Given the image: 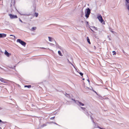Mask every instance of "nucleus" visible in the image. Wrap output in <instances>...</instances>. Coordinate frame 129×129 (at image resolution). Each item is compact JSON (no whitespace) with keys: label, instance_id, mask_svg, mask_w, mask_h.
I'll return each instance as SVG.
<instances>
[{"label":"nucleus","instance_id":"nucleus-17","mask_svg":"<svg viewBox=\"0 0 129 129\" xmlns=\"http://www.w3.org/2000/svg\"><path fill=\"white\" fill-rule=\"evenodd\" d=\"M79 74H80V75L81 76H82L83 75V73H81V72H80V73H79Z\"/></svg>","mask_w":129,"mask_h":129},{"label":"nucleus","instance_id":"nucleus-7","mask_svg":"<svg viewBox=\"0 0 129 129\" xmlns=\"http://www.w3.org/2000/svg\"><path fill=\"white\" fill-rule=\"evenodd\" d=\"M5 54L6 55L7 57H9L11 55V54L9 53L7 51L5 50Z\"/></svg>","mask_w":129,"mask_h":129},{"label":"nucleus","instance_id":"nucleus-22","mask_svg":"<svg viewBox=\"0 0 129 129\" xmlns=\"http://www.w3.org/2000/svg\"><path fill=\"white\" fill-rule=\"evenodd\" d=\"M2 121L0 119V122H1Z\"/></svg>","mask_w":129,"mask_h":129},{"label":"nucleus","instance_id":"nucleus-16","mask_svg":"<svg viewBox=\"0 0 129 129\" xmlns=\"http://www.w3.org/2000/svg\"><path fill=\"white\" fill-rule=\"evenodd\" d=\"M81 108L82 109H83V110H85V108H84V107H81Z\"/></svg>","mask_w":129,"mask_h":129},{"label":"nucleus","instance_id":"nucleus-1","mask_svg":"<svg viewBox=\"0 0 129 129\" xmlns=\"http://www.w3.org/2000/svg\"><path fill=\"white\" fill-rule=\"evenodd\" d=\"M86 10V12H85V16L86 18H88L90 13V10L89 8H88Z\"/></svg>","mask_w":129,"mask_h":129},{"label":"nucleus","instance_id":"nucleus-8","mask_svg":"<svg viewBox=\"0 0 129 129\" xmlns=\"http://www.w3.org/2000/svg\"><path fill=\"white\" fill-rule=\"evenodd\" d=\"M78 103V105L79 106H84V104L82 103L81 102H79V101H77Z\"/></svg>","mask_w":129,"mask_h":129},{"label":"nucleus","instance_id":"nucleus-4","mask_svg":"<svg viewBox=\"0 0 129 129\" xmlns=\"http://www.w3.org/2000/svg\"><path fill=\"white\" fill-rule=\"evenodd\" d=\"M9 16H10V18L11 19L17 18H18L17 15H12L11 14H9Z\"/></svg>","mask_w":129,"mask_h":129},{"label":"nucleus","instance_id":"nucleus-3","mask_svg":"<svg viewBox=\"0 0 129 129\" xmlns=\"http://www.w3.org/2000/svg\"><path fill=\"white\" fill-rule=\"evenodd\" d=\"M0 81L1 82L6 83H8V82H12L11 81L5 79L1 77H0Z\"/></svg>","mask_w":129,"mask_h":129},{"label":"nucleus","instance_id":"nucleus-25","mask_svg":"<svg viewBox=\"0 0 129 129\" xmlns=\"http://www.w3.org/2000/svg\"><path fill=\"white\" fill-rule=\"evenodd\" d=\"M83 79V80H84V78H83V79Z\"/></svg>","mask_w":129,"mask_h":129},{"label":"nucleus","instance_id":"nucleus-9","mask_svg":"<svg viewBox=\"0 0 129 129\" xmlns=\"http://www.w3.org/2000/svg\"><path fill=\"white\" fill-rule=\"evenodd\" d=\"M87 42L89 43V44H90L91 43L90 41V40L89 38V37H87Z\"/></svg>","mask_w":129,"mask_h":129},{"label":"nucleus","instance_id":"nucleus-14","mask_svg":"<svg viewBox=\"0 0 129 129\" xmlns=\"http://www.w3.org/2000/svg\"><path fill=\"white\" fill-rule=\"evenodd\" d=\"M48 38L49 41H52V38L51 37H48Z\"/></svg>","mask_w":129,"mask_h":129},{"label":"nucleus","instance_id":"nucleus-10","mask_svg":"<svg viewBox=\"0 0 129 129\" xmlns=\"http://www.w3.org/2000/svg\"><path fill=\"white\" fill-rule=\"evenodd\" d=\"M24 87H27L28 88H30L31 87V85H25Z\"/></svg>","mask_w":129,"mask_h":129},{"label":"nucleus","instance_id":"nucleus-2","mask_svg":"<svg viewBox=\"0 0 129 129\" xmlns=\"http://www.w3.org/2000/svg\"><path fill=\"white\" fill-rule=\"evenodd\" d=\"M17 42L19 43L21 45L24 46H25L26 44V43L20 39H17Z\"/></svg>","mask_w":129,"mask_h":129},{"label":"nucleus","instance_id":"nucleus-12","mask_svg":"<svg viewBox=\"0 0 129 129\" xmlns=\"http://www.w3.org/2000/svg\"><path fill=\"white\" fill-rule=\"evenodd\" d=\"M34 15L35 16H36V17H37L38 16V13H35Z\"/></svg>","mask_w":129,"mask_h":129},{"label":"nucleus","instance_id":"nucleus-24","mask_svg":"<svg viewBox=\"0 0 129 129\" xmlns=\"http://www.w3.org/2000/svg\"><path fill=\"white\" fill-rule=\"evenodd\" d=\"M10 36H13L12 35H10Z\"/></svg>","mask_w":129,"mask_h":129},{"label":"nucleus","instance_id":"nucleus-20","mask_svg":"<svg viewBox=\"0 0 129 129\" xmlns=\"http://www.w3.org/2000/svg\"><path fill=\"white\" fill-rule=\"evenodd\" d=\"M42 48V49H45V48H43V47H42V48Z\"/></svg>","mask_w":129,"mask_h":129},{"label":"nucleus","instance_id":"nucleus-11","mask_svg":"<svg viewBox=\"0 0 129 129\" xmlns=\"http://www.w3.org/2000/svg\"><path fill=\"white\" fill-rule=\"evenodd\" d=\"M58 53L61 56H62V54L60 51H58Z\"/></svg>","mask_w":129,"mask_h":129},{"label":"nucleus","instance_id":"nucleus-6","mask_svg":"<svg viewBox=\"0 0 129 129\" xmlns=\"http://www.w3.org/2000/svg\"><path fill=\"white\" fill-rule=\"evenodd\" d=\"M7 35L4 34H0V38H3L6 37Z\"/></svg>","mask_w":129,"mask_h":129},{"label":"nucleus","instance_id":"nucleus-21","mask_svg":"<svg viewBox=\"0 0 129 129\" xmlns=\"http://www.w3.org/2000/svg\"><path fill=\"white\" fill-rule=\"evenodd\" d=\"M93 91H94L95 93H96V92L95 91H94V90H93Z\"/></svg>","mask_w":129,"mask_h":129},{"label":"nucleus","instance_id":"nucleus-13","mask_svg":"<svg viewBox=\"0 0 129 129\" xmlns=\"http://www.w3.org/2000/svg\"><path fill=\"white\" fill-rule=\"evenodd\" d=\"M112 52L113 53V55H115L116 54V52L115 51H113Z\"/></svg>","mask_w":129,"mask_h":129},{"label":"nucleus","instance_id":"nucleus-19","mask_svg":"<svg viewBox=\"0 0 129 129\" xmlns=\"http://www.w3.org/2000/svg\"><path fill=\"white\" fill-rule=\"evenodd\" d=\"M19 21L21 22H22V20L20 19H19Z\"/></svg>","mask_w":129,"mask_h":129},{"label":"nucleus","instance_id":"nucleus-5","mask_svg":"<svg viewBox=\"0 0 129 129\" xmlns=\"http://www.w3.org/2000/svg\"><path fill=\"white\" fill-rule=\"evenodd\" d=\"M98 19L99 20V21L101 22L102 23L104 21L102 16L101 15H99L98 17Z\"/></svg>","mask_w":129,"mask_h":129},{"label":"nucleus","instance_id":"nucleus-23","mask_svg":"<svg viewBox=\"0 0 129 129\" xmlns=\"http://www.w3.org/2000/svg\"><path fill=\"white\" fill-rule=\"evenodd\" d=\"M91 29V31H93L92 30V29Z\"/></svg>","mask_w":129,"mask_h":129},{"label":"nucleus","instance_id":"nucleus-15","mask_svg":"<svg viewBox=\"0 0 129 129\" xmlns=\"http://www.w3.org/2000/svg\"><path fill=\"white\" fill-rule=\"evenodd\" d=\"M36 29V27H33L31 29L32 30H35Z\"/></svg>","mask_w":129,"mask_h":129},{"label":"nucleus","instance_id":"nucleus-18","mask_svg":"<svg viewBox=\"0 0 129 129\" xmlns=\"http://www.w3.org/2000/svg\"><path fill=\"white\" fill-rule=\"evenodd\" d=\"M55 118V117H51L50 118V119H53L54 118Z\"/></svg>","mask_w":129,"mask_h":129}]
</instances>
